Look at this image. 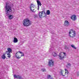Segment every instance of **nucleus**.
Segmentation results:
<instances>
[{
  "label": "nucleus",
  "mask_w": 79,
  "mask_h": 79,
  "mask_svg": "<svg viewBox=\"0 0 79 79\" xmlns=\"http://www.w3.org/2000/svg\"><path fill=\"white\" fill-rule=\"evenodd\" d=\"M23 24L24 26H27V27H28L29 25L31 24V22L28 19H25L23 20Z\"/></svg>",
  "instance_id": "obj_2"
},
{
  "label": "nucleus",
  "mask_w": 79,
  "mask_h": 79,
  "mask_svg": "<svg viewBox=\"0 0 79 79\" xmlns=\"http://www.w3.org/2000/svg\"><path fill=\"white\" fill-rule=\"evenodd\" d=\"M68 66H71V64H67L66 67L68 68Z\"/></svg>",
  "instance_id": "obj_25"
},
{
  "label": "nucleus",
  "mask_w": 79,
  "mask_h": 79,
  "mask_svg": "<svg viewBox=\"0 0 79 79\" xmlns=\"http://www.w3.org/2000/svg\"><path fill=\"white\" fill-rule=\"evenodd\" d=\"M14 78H16V79H20V76L19 75H14Z\"/></svg>",
  "instance_id": "obj_13"
},
{
  "label": "nucleus",
  "mask_w": 79,
  "mask_h": 79,
  "mask_svg": "<svg viewBox=\"0 0 79 79\" xmlns=\"http://www.w3.org/2000/svg\"><path fill=\"white\" fill-rule=\"evenodd\" d=\"M5 54H3L2 56V59H5V58H6V57H5Z\"/></svg>",
  "instance_id": "obj_20"
},
{
  "label": "nucleus",
  "mask_w": 79,
  "mask_h": 79,
  "mask_svg": "<svg viewBox=\"0 0 79 79\" xmlns=\"http://www.w3.org/2000/svg\"><path fill=\"white\" fill-rule=\"evenodd\" d=\"M71 47H72V48H73L74 49H76V48L73 44H72L71 45Z\"/></svg>",
  "instance_id": "obj_23"
},
{
  "label": "nucleus",
  "mask_w": 79,
  "mask_h": 79,
  "mask_svg": "<svg viewBox=\"0 0 79 79\" xmlns=\"http://www.w3.org/2000/svg\"><path fill=\"white\" fill-rule=\"evenodd\" d=\"M66 53L64 52H61L59 55V57L60 60H63L64 58H66Z\"/></svg>",
  "instance_id": "obj_4"
},
{
  "label": "nucleus",
  "mask_w": 79,
  "mask_h": 79,
  "mask_svg": "<svg viewBox=\"0 0 79 79\" xmlns=\"http://www.w3.org/2000/svg\"><path fill=\"white\" fill-rule=\"evenodd\" d=\"M76 15H73L71 17V19L73 21H76Z\"/></svg>",
  "instance_id": "obj_12"
},
{
  "label": "nucleus",
  "mask_w": 79,
  "mask_h": 79,
  "mask_svg": "<svg viewBox=\"0 0 79 79\" xmlns=\"http://www.w3.org/2000/svg\"><path fill=\"white\" fill-rule=\"evenodd\" d=\"M18 39L16 37H14V40H13V42L14 43H17L18 42Z\"/></svg>",
  "instance_id": "obj_14"
},
{
  "label": "nucleus",
  "mask_w": 79,
  "mask_h": 79,
  "mask_svg": "<svg viewBox=\"0 0 79 79\" xmlns=\"http://www.w3.org/2000/svg\"><path fill=\"white\" fill-rule=\"evenodd\" d=\"M51 76L50 75H48V79H52V78H51Z\"/></svg>",
  "instance_id": "obj_22"
},
{
  "label": "nucleus",
  "mask_w": 79,
  "mask_h": 79,
  "mask_svg": "<svg viewBox=\"0 0 79 79\" xmlns=\"http://www.w3.org/2000/svg\"><path fill=\"white\" fill-rule=\"evenodd\" d=\"M9 18L10 20L12 19L13 18V15H10L9 16Z\"/></svg>",
  "instance_id": "obj_16"
},
{
  "label": "nucleus",
  "mask_w": 79,
  "mask_h": 79,
  "mask_svg": "<svg viewBox=\"0 0 79 79\" xmlns=\"http://www.w3.org/2000/svg\"><path fill=\"white\" fill-rule=\"evenodd\" d=\"M20 53L21 55L20 56H24V53H23V52H20Z\"/></svg>",
  "instance_id": "obj_21"
},
{
  "label": "nucleus",
  "mask_w": 79,
  "mask_h": 79,
  "mask_svg": "<svg viewBox=\"0 0 79 79\" xmlns=\"http://www.w3.org/2000/svg\"><path fill=\"white\" fill-rule=\"evenodd\" d=\"M41 70L43 72H46V70L45 69H42Z\"/></svg>",
  "instance_id": "obj_24"
},
{
  "label": "nucleus",
  "mask_w": 79,
  "mask_h": 79,
  "mask_svg": "<svg viewBox=\"0 0 79 79\" xmlns=\"http://www.w3.org/2000/svg\"><path fill=\"white\" fill-rule=\"evenodd\" d=\"M77 76H79V72L77 73Z\"/></svg>",
  "instance_id": "obj_26"
},
{
  "label": "nucleus",
  "mask_w": 79,
  "mask_h": 79,
  "mask_svg": "<svg viewBox=\"0 0 79 79\" xmlns=\"http://www.w3.org/2000/svg\"><path fill=\"white\" fill-rule=\"evenodd\" d=\"M7 51L5 53H12V49L10 48H8L7 49Z\"/></svg>",
  "instance_id": "obj_9"
},
{
  "label": "nucleus",
  "mask_w": 79,
  "mask_h": 79,
  "mask_svg": "<svg viewBox=\"0 0 79 79\" xmlns=\"http://www.w3.org/2000/svg\"><path fill=\"white\" fill-rule=\"evenodd\" d=\"M30 9L31 11H32L33 12H35V11H37V8L35 7V5L32 4H31Z\"/></svg>",
  "instance_id": "obj_6"
},
{
  "label": "nucleus",
  "mask_w": 79,
  "mask_h": 79,
  "mask_svg": "<svg viewBox=\"0 0 79 79\" xmlns=\"http://www.w3.org/2000/svg\"><path fill=\"white\" fill-rule=\"evenodd\" d=\"M38 10H39V8H38Z\"/></svg>",
  "instance_id": "obj_27"
},
{
  "label": "nucleus",
  "mask_w": 79,
  "mask_h": 79,
  "mask_svg": "<svg viewBox=\"0 0 79 79\" xmlns=\"http://www.w3.org/2000/svg\"><path fill=\"white\" fill-rule=\"evenodd\" d=\"M65 72L62 70L61 71V73L63 76H66V74H68L69 73L67 69H65Z\"/></svg>",
  "instance_id": "obj_7"
},
{
  "label": "nucleus",
  "mask_w": 79,
  "mask_h": 79,
  "mask_svg": "<svg viewBox=\"0 0 79 79\" xmlns=\"http://www.w3.org/2000/svg\"><path fill=\"white\" fill-rule=\"evenodd\" d=\"M69 35L70 37H71L72 38L75 37L76 35V31L73 30V29L70 30L69 32Z\"/></svg>",
  "instance_id": "obj_3"
},
{
  "label": "nucleus",
  "mask_w": 79,
  "mask_h": 79,
  "mask_svg": "<svg viewBox=\"0 0 79 79\" xmlns=\"http://www.w3.org/2000/svg\"><path fill=\"white\" fill-rule=\"evenodd\" d=\"M5 8V11L6 12V15H8L11 14V13H12V10H11V8L10 6L8 5L7 4L6 5Z\"/></svg>",
  "instance_id": "obj_1"
},
{
  "label": "nucleus",
  "mask_w": 79,
  "mask_h": 79,
  "mask_svg": "<svg viewBox=\"0 0 79 79\" xmlns=\"http://www.w3.org/2000/svg\"><path fill=\"white\" fill-rule=\"evenodd\" d=\"M56 55H57V54H56V53H55V52H53L52 53V56H53L55 57V56H56Z\"/></svg>",
  "instance_id": "obj_18"
},
{
  "label": "nucleus",
  "mask_w": 79,
  "mask_h": 79,
  "mask_svg": "<svg viewBox=\"0 0 79 79\" xmlns=\"http://www.w3.org/2000/svg\"><path fill=\"white\" fill-rule=\"evenodd\" d=\"M20 53V52H17L15 54V56L18 59H19V54Z\"/></svg>",
  "instance_id": "obj_11"
},
{
  "label": "nucleus",
  "mask_w": 79,
  "mask_h": 79,
  "mask_svg": "<svg viewBox=\"0 0 79 79\" xmlns=\"http://www.w3.org/2000/svg\"><path fill=\"white\" fill-rule=\"evenodd\" d=\"M69 22L68 21V20H65L64 23V25L65 26H68L69 25Z\"/></svg>",
  "instance_id": "obj_10"
},
{
  "label": "nucleus",
  "mask_w": 79,
  "mask_h": 79,
  "mask_svg": "<svg viewBox=\"0 0 79 79\" xmlns=\"http://www.w3.org/2000/svg\"><path fill=\"white\" fill-rule=\"evenodd\" d=\"M46 14L47 15H49L50 14V10H47L46 12Z\"/></svg>",
  "instance_id": "obj_19"
},
{
  "label": "nucleus",
  "mask_w": 79,
  "mask_h": 79,
  "mask_svg": "<svg viewBox=\"0 0 79 79\" xmlns=\"http://www.w3.org/2000/svg\"><path fill=\"white\" fill-rule=\"evenodd\" d=\"M8 55L7 57L8 58H11V54H10V53H5L4 55Z\"/></svg>",
  "instance_id": "obj_15"
},
{
  "label": "nucleus",
  "mask_w": 79,
  "mask_h": 79,
  "mask_svg": "<svg viewBox=\"0 0 79 79\" xmlns=\"http://www.w3.org/2000/svg\"><path fill=\"white\" fill-rule=\"evenodd\" d=\"M39 16L40 18H42L47 16V14L44 11H42L39 13Z\"/></svg>",
  "instance_id": "obj_5"
},
{
  "label": "nucleus",
  "mask_w": 79,
  "mask_h": 79,
  "mask_svg": "<svg viewBox=\"0 0 79 79\" xmlns=\"http://www.w3.org/2000/svg\"><path fill=\"white\" fill-rule=\"evenodd\" d=\"M20 79H21V77H20Z\"/></svg>",
  "instance_id": "obj_28"
},
{
  "label": "nucleus",
  "mask_w": 79,
  "mask_h": 79,
  "mask_svg": "<svg viewBox=\"0 0 79 79\" xmlns=\"http://www.w3.org/2000/svg\"><path fill=\"white\" fill-rule=\"evenodd\" d=\"M48 66H49L50 67H52L53 65H54V62H53L52 60H50L49 61V63L48 64Z\"/></svg>",
  "instance_id": "obj_8"
},
{
  "label": "nucleus",
  "mask_w": 79,
  "mask_h": 79,
  "mask_svg": "<svg viewBox=\"0 0 79 79\" xmlns=\"http://www.w3.org/2000/svg\"><path fill=\"white\" fill-rule=\"evenodd\" d=\"M36 2H37L38 5V6H41L42 5V4H41V2H40L38 0L36 1Z\"/></svg>",
  "instance_id": "obj_17"
}]
</instances>
